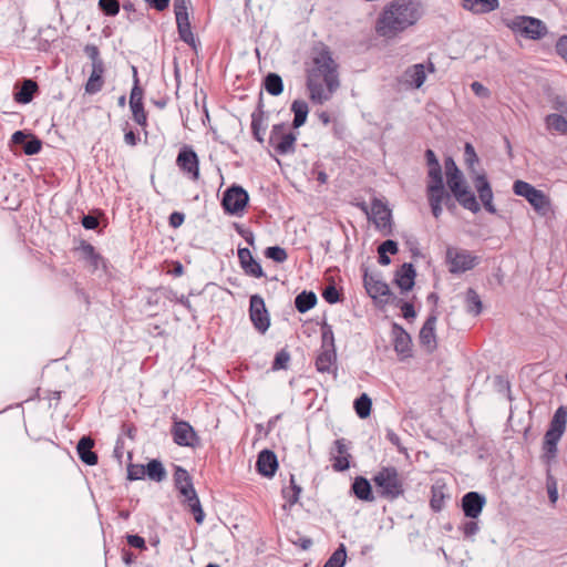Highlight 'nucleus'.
<instances>
[{
  "instance_id": "34",
  "label": "nucleus",
  "mask_w": 567,
  "mask_h": 567,
  "mask_svg": "<svg viewBox=\"0 0 567 567\" xmlns=\"http://www.w3.org/2000/svg\"><path fill=\"white\" fill-rule=\"evenodd\" d=\"M316 303L317 296L312 291H302L295 299V307L301 313H305L311 308H313Z\"/></svg>"
},
{
  "instance_id": "45",
  "label": "nucleus",
  "mask_w": 567,
  "mask_h": 567,
  "mask_svg": "<svg viewBox=\"0 0 567 567\" xmlns=\"http://www.w3.org/2000/svg\"><path fill=\"white\" fill-rule=\"evenodd\" d=\"M134 85L130 95V104L143 103V89L138 84L137 70L133 66Z\"/></svg>"
},
{
  "instance_id": "49",
  "label": "nucleus",
  "mask_w": 567,
  "mask_h": 567,
  "mask_svg": "<svg viewBox=\"0 0 567 567\" xmlns=\"http://www.w3.org/2000/svg\"><path fill=\"white\" fill-rule=\"evenodd\" d=\"M427 185H443L442 167L440 165L430 166L427 169Z\"/></svg>"
},
{
  "instance_id": "7",
  "label": "nucleus",
  "mask_w": 567,
  "mask_h": 567,
  "mask_svg": "<svg viewBox=\"0 0 567 567\" xmlns=\"http://www.w3.org/2000/svg\"><path fill=\"white\" fill-rule=\"evenodd\" d=\"M297 134L285 123L275 124L270 131L268 143L279 155H288L295 152Z\"/></svg>"
},
{
  "instance_id": "62",
  "label": "nucleus",
  "mask_w": 567,
  "mask_h": 567,
  "mask_svg": "<svg viewBox=\"0 0 567 567\" xmlns=\"http://www.w3.org/2000/svg\"><path fill=\"white\" fill-rule=\"evenodd\" d=\"M187 3L188 0H174L175 17L188 16Z\"/></svg>"
},
{
  "instance_id": "35",
  "label": "nucleus",
  "mask_w": 567,
  "mask_h": 567,
  "mask_svg": "<svg viewBox=\"0 0 567 567\" xmlns=\"http://www.w3.org/2000/svg\"><path fill=\"white\" fill-rule=\"evenodd\" d=\"M474 186L478 193L482 203H484V200L488 202L489 199H493L492 187L484 174H477L474 177Z\"/></svg>"
},
{
  "instance_id": "41",
  "label": "nucleus",
  "mask_w": 567,
  "mask_h": 567,
  "mask_svg": "<svg viewBox=\"0 0 567 567\" xmlns=\"http://www.w3.org/2000/svg\"><path fill=\"white\" fill-rule=\"evenodd\" d=\"M371 399L363 393L354 401V410L359 417L364 419L370 415L371 412Z\"/></svg>"
},
{
  "instance_id": "44",
  "label": "nucleus",
  "mask_w": 567,
  "mask_h": 567,
  "mask_svg": "<svg viewBox=\"0 0 567 567\" xmlns=\"http://www.w3.org/2000/svg\"><path fill=\"white\" fill-rule=\"evenodd\" d=\"M265 256L276 262H285L288 258L287 251L279 246H271L265 250Z\"/></svg>"
},
{
  "instance_id": "55",
  "label": "nucleus",
  "mask_w": 567,
  "mask_h": 567,
  "mask_svg": "<svg viewBox=\"0 0 567 567\" xmlns=\"http://www.w3.org/2000/svg\"><path fill=\"white\" fill-rule=\"evenodd\" d=\"M499 7L498 0H478L477 13H488L496 10Z\"/></svg>"
},
{
  "instance_id": "60",
  "label": "nucleus",
  "mask_w": 567,
  "mask_h": 567,
  "mask_svg": "<svg viewBox=\"0 0 567 567\" xmlns=\"http://www.w3.org/2000/svg\"><path fill=\"white\" fill-rule=\"evenodd\" d=\"M322 297L329 303H336L340 299V293L334 286H328L322 292Z\"/></svg>"
},
{
  "instance_id": "61",
  "label": "nucleus",
  "mask_w": 567,
  "mask_h": 567,
  "mask_svg": "<svg viewBox=\"0 0 567 567\" xmlns=\"http://www.w3.org/2000/svg\"><path fill=\"white\" fill-rule=\"evenodd\" d=\"M471 89L474 92V94L481 99H488L491 96V91L481 82H473L471 84Z\"/></svg>"
},
{
  "instance_id": "52",
  "label": "nucleus",
  "mask_w": 567,
  "mask_h": 567,
  "mask_svg": "<svg viewBox=\"0 0 567 567\" xmlns=\"http://www.w3.org/2000/svg\"><path fill=\"white\" fill-rule=\"evenodd\" d=\"M290 484L291 492L284 489V496L290 505H293L299 501L301 487L296 484L293 476H291Z\"/></svg>"
},
{
  "instance_id": "21",
  "label": "nucleus",
  "mask_w": 567,
  "mask_h": 567,
  "mask_svg": "<svg viewBox=\"0 0 567 567\" xmlns=\"http://www.w3.org/2000/svg\"><path fill=\"white\" fill-rule=\"evenodd\" d=\"M336 361V349L321 348L316 359V368L321 373H334L337 370Z\"/></svg>"
},
{
  "instance_id": "42",
  "label": "nucleus",
  "mask_w": 567,
  "mask_h": 567,
  "mask_svg": "<svg viewBox=\"0 0 567 567\" xmlns=\"http://www.w3.org/2000/svg\"><path fill=\"white\" fill-rule=\"evenodd\" d=\"M130 109L132 112L133 121L142 127H146L147 126V113L144 110V104L143 103L130 104Z\"/></svg>"
},
{
  "instance_id": "26",
  "label": "nucleus",
  "mask_w": 567,
  "mask_h": 567,
  "mask_svg": "<svg viewBox=\"0 0 567 567\" xmlns=\"http://www.w3.org/2000/svg\"><path fill=\"white\" fill-rule=\"evenodd\" d=\"M78 250L81 252L82 258L90 265L92 270H97L100 265L103 264V258L95 251L93 245L82 241Z\"/></svg>"
},
{
  "instance_id": "13",
  "label": "nucleus",
  "mask_w": 567,
  "mask_h": 567,
  "mask_svg": "<svg viewBox=\"0 0 567 567\" xmlns=\"http://www.w3.org/2000/svg\"><path fill=\"white\" fill-rule=\"evenodd\" d=\"M485 504V496L477 492H468L462 497V509L471 519H476L481 515Z\"/></svg>"
},
{
  "instance_id": "64",
  "label": "nucleus",
  "mask_w": 567,
  "mask_h": 567,
  "mask_svg": "<svg viewBox=\"0 0 567 567\" xmlns=\"http://www.w3.org/2000/svg\"><path fill=\"white\" fill-rule=\"evenodd\" d=\"M557 53L567 62V37L559 38L556 43Z\"/></svg>"
},
{
  "instance_id": "46",
  "label": "nucleus",
  "mask_w": 567,
  "mask_h": 567,
  "mask_svg": "<svg viewBox=\"0 0 567 567\" xmlns=\"http://www.w3.org/2000/svg\"><path fill=\"white\" fill-rule=\"evenodd\" d=\"M321 339H322V343H321V348H324V349H336L334 347V336H333V330H332V327L324 323L321 328Z\"/></svg>"
},
{
  "instance_id": "53",
  "label": "nucleus",
  "mask_w": 567,
  "mask_h": 567,
  "mask_svg": "<svg viewBox=\"0 0 567 567\" xmlns=\"http://www.w3.org/2000/svg\"><path fill=\"white\" fill-rule=\"evenodd\" d=\"M127 477L131 481H137L145 477V466L143 464H131L127 467Z\"/></svg>"
},
{
  "instance_id": "43",
  "label": "nucleus",
  "mask_w": 567,
  "mask_h": 567,
  "mask_svg": "<svg viewBox=\"0 0 567 567\" xmlns=\"http://www.w3.org/2000/svg\"><path fill=\"white\" fill-rule=\"evenodd\" d=\"M547 126L560 133L567 132V120L560 114H549L546 117Z\"/></svg>"
},
{
  "instance_id": "23",
  "label": "nucleus",
  "mask_w": 567,
  "mask_h": 567,
  "mask_svg": "<svg viewBox=\"0 0 567 567\" xmlns=\"http://www.w3.org/2000/svg\"><path fill=\"white\" fill-rule=\"evenodd\" d=\"M94 441L90 436L80 439L76 445L79 458L86 465L93 466L97 464V455L92 451Z\"/></svg>"
},
{
  "instance_id": "28",
  "label": "nucleus",
  "mask_w": 567,
  "mask_h": 567,
  "mask_svg": "<svg viewBox=\"0 0 567 567\" xmlns=\"http://www.w3.org/2000/svg\"><path fill=\"white\" fill-rule=\"evenodd\" d=\"M528 203L533 206L535 212L543 217H546L551 212L550 199L543 190H538Z\"/></svg>"
},
{
  "instance_id": "15",
  "label": "nucleus",
  "mask_w": 567,
  "mask_h": 567,
  "mask_svg": "<svg viewBox=\"0 0 567 567\" xmlns=\"http://www.w3.org/2000/svg\"><path fill=\"white\" fill-rule=\"evenodd\" d=\"M11 142L16 145H21L24 154L35 155L42 148V142L39 137L25 133L24 131H17L11 136Z\"/></svg>"
},
{
  "instance_id": "5",
  "label": "nucleus",
  "mask_w": 567,
  "mask_h": 567,
  "mask_svg": "<svg viewBox=\"0 0 567 567\" xmlns=\"http://www.w3.org/2000/svg\"><path fill=\"white\" fill-rule=\"evenodd\" d=\"M445 260L449 271L453 275H460L475 268L480 264L481 258L466 249L449 246Z\"/></svg>"
},
{
  "instance_id": "29",
  "label": "nucleus",
  "mask_w": 567,
  "mask_h": 567,
  "mask_svg": "<svg viewBox=\"0 0 567 567\" xmlns=\"http://www.w3.org/2000/svg\"><path fill=\"white\" fill-rule=\"evenodd\" d=\"M352 491L354 495L361 501L371 502L374 499L370 482L362 476H359L354 480L352 484Z\"/></svg>"
},
{
  "instance_id": "32",
  "label": "nucleus",
  "mask_w": 567,
  "mask_h": 567,
  "mask_svg": "<svg viewBox=\"0 0 567 567\" xmlns=\"http://www.w3.org/2000/svg\"><path fill=\"white\" fill-rule=\"evenodd\" d=\"M426 196L429 204H443L451 199L450 194L443 185H426Z\"/></svg>"
},
{
  "instance_id": "4",
  "label": "nucleus",
  "mask_w": 567,
  "mask_h": 567,
  "mask_svg": "<svg viewBox=\"0 0 567 567\" xmlns=\"http://www.w3.org/2000/svg\"><path fill=\"white\" fill-rule=\"evenodd\" d=\"M372 480L383 498L392 501L404 493L403 480L394 466L382 467Z\"/></svg>"
},
{
  "instance_id": "40",
  "label": "nucleus",
  "mask_w": 567,
  "mask_h": 567,
  "mask_svg": "<svg viewBox=\"0 0 567 567\" xmlns=\"http://www.w3.org/2000/svg\"><path fill=\"white\" fill-rule=\"evenodd\" d=\"M347 559V550L343 544L332 553L329 559L326 561L323 567H343Z\"/></svg>"
},
{
  "instance_id": "25",
  "label": "nucleus",
  "mask_w": 567,
  "mask_h": 567,
  "mask_svg": "<svg viewBox=\"0 0 567 567\" xmlns=\"http://www.w3.org/2000/svg\"><path fill=\"white\" fill-rule=\"evenodd\" d=\"M426 80L424 65L421 63L414 64L406 69L404 72V81L406 84L414 89H420Z\"/></svg>"
},
{
  "instance_id": "17",
  "label": "nucleus",
  "mask_w": 567,
  "mask_h": 567,
  "mask_svg": "<svg viewBox=\"0 0 567 567\" xmlns=\"http://www.w3.org/2000/svg\"><path fill=\"white\" fill-rule=\"evenodd\" d=\"M238 259L247 275L255 278H261L265 275L260 264L252 257L248 248L238 249Z\"/></svg>"
},
{
  "instance_id": "1",
  "label": "nucleus",
  "mask_w": 567,
  "mask_h": 567,
  "mask_svg": "<svg viewBox=\"0 0 567 567\" xmlns=\"http://www.w3.org/2000/svg\"><path fill=\"white\" fill-rule=\"evenodd\" d=\"M339 64L330 49L318 43L312 49L311 64L306 71V86L313 104L322 105L330 101L340 87Z\"/></svg>"
},
{
  "instance_id": "10",
  "label": "nucleus",
  "mask_w": 567,
  "mask_h": 567,
  "mask_svg": "<svg viewBox=\"0 0 567 567\" xmlns=\"http://www.w3.org/2000/svg\"><path fill=\"white\" fill-rule=\"evenodd\" d=\"M176 165L178 168L187 174L190 179L198 181L199 178V159L195 151L184 145L177 155Z\"/></svg>"
},
{
  "instance_id": "63",
  "label": "nucleus",
  "mask_w": 567,
  "mask_h": 567,
  "mask_svg": "<svg viewBox=\"0 0 567 567\" xmlns=\"http://www.w3.org/2000/svg\"><path fill=\"white\" fill-rule=\"evenodd\" d=\"M378 251H383L384 254H396L398 244L394 240L388 239L379 246Z\"/></svg>"
},
{
  "instance_id": "16",
  "label": "nucleus",
  "mask_w": 567,
  "mask_h": 567,
  "mask_svg": "<svg viewBox=\"0 0 567 567\" xmlns=\"http://www.w3.org/2000/svg\"><path fill=\"white\" fill-rule=\"evenodd\" d=\"M392 333L394 338L393 344L395 352L401 357V359L411 357L412 340L410 334L398 323H393Z\"/></svg>"
},
{
  "instance_id": "8",
  "label": "nucleus",
  "mask_w": 567,
  "mask_h": 567,
  "mask_svg": "<svg viewBox=\"0 0 567 567\" xmlns=\"http://www.w3.org/2000/svg\"><path fill=\"white\" fill-rule=\"evenodd\" d=\"M249 200L248 193L237 185H233L225 190L221 199V206L227 214L240 215Z\"/></svg>"
},
{
  "instance_id": "50",
  "label": "nucleus",
  "mask_w": 567,
  "mask_h": 567,
  "mask_svg": "<svg viewBox=\"0 0 567 567\" xmlns=\"http://www.w3.org/2000/svg\"><path fill=\"white\" fill-rule=\"evenodd\" d=\"M446 182L452 193L466 185L463 173L461 171L458 173H453L452 175H446Z\"/></svg>"
},
{
  "instance_id": "37",
  "label": "nucleus",
  "mask_w": 567,
  "mask_h": 567,
  "mask_svg": "<svg viewBox=\"0 0 567 567\" xmlns=\"http://www.w3.org/2000/svg\"><path fill=\"white\" fill-rule=\"evenodd\" d=\"M177 30L179 38L187 44L194 43V34L190 29L188 16L176 17Z\"/></svg>"
},
{
  "instance_id": "18",
  "label": "nucleus",
  "mask_w": 567,
  "mask_h": 567,
  "mask_svg": "<svg viewBox=\"0 0 567 567\" xmlns=\"http://www.w3.org/2000/svg\"><path fill=\"white\" fill-rule=\"evenodd\" d=\"M371 219L378 229L390 227L391 212L380 199H374L371 204Z\"/></svg>"
},
{
  "instance_id": "30",
  "label": "nucleus",
  "mask_w": 567,
  "mask_h": 567,
  "mask_svg": "<svg viewBox=\"0 0 567 567\" xmlns=\"http://www.w3.org/2000/svg\"><path fill=\"white\" fill-rule=\"evenodd\" d=\"M145 466V476L154 482H163L166 476V470L163 463L158 460H151Z\"/></svg>"
},
{
  "instance_id": "19",
  "label": "nucleus",
  "mask_w": 567,
  "mask_h": 567,
  "mask_svg": "<svg viewBox=\"0 0 567 567\" xmlns=\"http://www.w3.org/2000/svg\"><path fill=\"white\" fill-rule=\"evenodd\" d=\"M256 465L261 475L271 477L278 467L277 456L272 451L264 450L259 453Z\"/></svg>"
},
{
  "instance_id": "51",
  "label": "nucleus",
  "mask_w": 567,
  "mask_h": 567,
  "mask_svg": "<svg viewBox=\"0 0 567 567\" xmlns=\"http://www.w3.org/2000/svg\"><path fill=\"white\" fill-rule=\"evenodd\" d=\"M192 514L194 515V519L197 524H202L205 518V513L202 508L200 501L197 497L196 499H190V502L187 503Z\"/></svg>"
},
{
  "instance_id": "57",
  "label": "nucleus",
  "mask_w": 567,
  "mask_h": 567,
  "mask_svg": "<svg viewBox=\"0 0 567 567\" xmlns=\"http://www.w3.org/2000/svg\"><path fill=\"white\" fill-rule=\"evenodd\" d=\"M350 455H338L333 457L332 467L337 472L347 471L350 467L349 463Z\"/></svg>"
},
{
  "instance_id": "3",
  "label": "nucleus",
  "mask_w": 567,
  "mask_h": 567,
  "mask_svg": "<svg viewBox=\"0 0 567 567\" xmlns=\"http://www.w3.org/2000/svg\"><path fill=\"white\" fill-rule=\"evenodd\" d=\"M567 408L559 406L550 420L549 427L544 435L543 460L550 463L557 456V445L566 430Z\"/></svg>"
},
{
  "instance_id": "27",
  "label": "nucleus",
  "mask_w": 567,
  "mask_h": 567,
  "mask_svg": "<svg viewBox=\"0 0 567 567\" xmlns=\"http://www.w3.org/2000/svg\"><path fill=\"white\" fill-rule=\"evenodd\" d=\"M37 91V82L31 79H27L22 82L20 89L14 93V100L18 103L28 104L32 101Z\"/></svg>"
},
{
  "instance_id": "56",
  "label": "nucleus",
  "mask_w": 567,
  "mask_h": 567,
  "mask_svg": "<svg viewBox=\"0 0 567 567\" xmlns=\"http://www.w3.org/2000/svg\"><path fill=\"white\" fill-rule=\"evenodd\" d=\"M289 360H290V355L288 352H286L284 350L279 351L275 357L272 369L274 370L286 369Z\"/></svg>"
},
{
  "instance_id": "33",
  "label": "nucleus",
  "mask_w": 567,
  "mask_h": 567,
  "mask_svg": "<svg viewBox=\"0 0 567 567\" xmlns=\"http://www.w3.org/2000/svg\"><path fill=\"white\" fill-rule=\"evenodd\" d=\"M265 90L272 96H278L284 91V82L279 74L268 73L264 79Z\"/></svg>"
},
{
  "instance_id": "12",
  "label": "nucleus",
  "mask_w": 567,
  "mask_h": 567,
  "mask_svg": "<svg viewBox=\"0 0 567 567\" xmlns=\"http://www.w3.org/2000/svg\"><path fill=\"white\" fill-rule=\"evenodd\" d=\"M174 483L181 495L184 497L185 502L188 503L190 499H196L198 497L194 485L193 480L188 472L182 466H176L174 472Z\"/></svg>"
},
{
  "instance_id": "36",
  "label": "nucleus",
  "mask_w": 567,
  "mask_h": 567,
  "mask_svg": "<svg viewBox=\"0 0 567 567\" xmlns=\"http://www.w3.org/2000/svg\"><path fill=\"white\" fill-rule=\"evenodd\" d=\"M466 311L473 316H478L482 312V301L478 293L473 289L468 288L465 293Z\"/></svg>"
},
{
  "instance_id": "38",
  "label": "nucleus",
  "mask_w": 567,
  "mask_h": 567,
  "mask_svg": "<svg viewBox=\"0 0 567 567\" xmlns=\"http://www.w3.org/2000/svg\"><path fill=\"white\" fill-rule=\"evenodd\" d=\"M264 112H254L251 114V132L256 141L259 143L264 142V133H265V123H264Z\"/></svg>"
},
{
  "instance_id": "48",
  "label": "nucleus",
  "mask_w": 567,
  "mask_h": 567,
  "mask_svg": "<svg viewBox=\"0 0 567 567\" xmlns=\"http://www.w3.org/2000/svg\"><path fill=\"white\" fill-rule=\"evenodd\" d=\"M464 161L471 172H474L475 164L478 163V156L471 143L464 146Z\"/></svg>"
},
{
  "instance_id": "11",
  "label": "nucleus",
  "mask_w": 567,
  "mask_h": 567,
  "mask_svg": "<svg viewBox=\"0 0 567 567\" xmlns=\"http://www.w3.org/2000/svg\"><path fill=\"white\" fill-rule=\"evenodd\" d=\"M173 440L179 446L194 447L198 444V436L193 426L186 421L175 422L172 429Z\"/></svg>"
},
{
  "instance_id": "20",
  "label": "nucleus",
  "mask_w": 567,
  "mask_h": 567,
  "mask_svg": "<svg viewBox=\"0 0 567 567\" xmlns=\"http://www.w3.org/2000/svg\"><path fill=\"white\" fill-rule=\"evenodd\" d=\"M436 315L432 313L427 317L426 321L422 326L420 330V342L422 346H425L427 350L432 351L436 348V338H435V324H436Z\"/></svg>"
},
{
  "instance_id": "58",
  "label": "nucleus",
  "mask_w": 567,
  "mask_h": 567,
  "mask_svg": "<svg viewBox=\"0 0 567 567\" xmlns=\"http://www.w3.org/2000/svg\"><path fill=\"white\" fill-rule=\"evenodd\" d=\"M84 53L91 60V64L103 62L100 55V50L95 44H86L84 48Z\"/></svg>"
},
{
  "instance_id": "59",
  "label": "nucleus",
  "mask_w": 567,
  "mask_h": 567,
  "mask_svg": "<svg viewBox=\"0 0 567 567\" xmlns=\"http://www.w3.org/2000/svg\"><path fill=\"white\" fill-rule=\"evenodd\" d=\"M464 537L473 538L480 530L478 523L474 519L466 522L462 527Z\"/></svg>"
},
{
  "instance_id": "14",
  "label": "nucleus",
  "mask_w": 567,
  "mask_h": 567,
  "mask_svg": "<svg viewBox=\"0 0 567 567\" xmlns=\"http://www.w3.org/2000/svg\"><path fill=\"white\" fill-rule=\"evenodd\" d=\"M364 287L369 293V296L373 299H379L380 301L386 302L389 297L391 296L390 288L388 284L378 278L374 275H364Z\"/></svg>"
},
{
  "instance_id": "39",
  "label": "nucleus",
  "mask_w": 567,
  "mask_h": 567,
  "mask_svg": "<svg viewBox=\"0 0 567 567\" xmlns=\"http://www.w3.org/2000/svg\"><path fill=\"white\" fill-rule=\"evenodd\" d=\"M513 190L516 195L524 197L527 202L533 198L539 189L524 181H516L513 185Z\"/></svg>"
},
{
  "instance_id": "6",
  "label": "nucleus",
  "mask_w": 567,
  "mask_h": 567,
  "mask_svg": "<svg viewBox=\"0 0 567 567\" xmlns=\"http://www.w3.org/2000/svg\"><path fill=\"white\" fill-rule=\"evenodd\" d=\"M507 27L517 34L530 40H539L547 33L545 23L536 18L516 16L507 22Z\"/></svg>"
},
{
  "instance_id": "24",
  "label": "nucleus",
  "mask_w": 567,
  "mask_h": 567,
  "mask_svg": "<svg viewBox=\"0 0 567 567\" xmlns=\"http://www.w3.org/2000/svg\"><path fill=\"white\" fill-rule=\"evenodd\" d=\"M455 199L463 206L465 209H468L472 213L480 212L481 207L476 200L475 195L470 190L467 184L460 187L457 190L452 193Z\"/></svg>"
},
{
  "instance_id": "22",
  "label": "nucleus",
  "mask_w": 567,
  "mask_h": 567,
  "mask_svg": "<svg viewBox=\"0 0 567 567\" xmlns=\"http://www.w3.org/2000/svg\"><path fill=\"white\" fill-rule=\"evenodd\" d=\"M416 272L412 264L404 262L395 274V282L402 291H409L414 286Z\"/></svg>"
},
{
  "instance_id": "54",
  "label": "nucleus",
  "mask_w": 567,
  "mask_h": 567,
  "mask_svg": "<svg viewBox=\"0 0 567 567\" xmlns=\"http://www.w3.org/2000/svg\"><path fill=\"white\" fill-rule=\"evenodd\" d=\"M104 85V79L89 76V80L85 84V92L87 94H96L102 90Z\"/></svg>"
},
{
  "instance_id": "2",
  "label": "nucleus",
  "mask_w": 567,
  "mask_h": 567,
  "mask_svg": "<svg viewBox=\"0 0 567 567\" xmlns=\"http://www.w3.org/2000/svg\"><path fill=\"white\" fill-rule=\"evenodd\" d=\"M424 16L421 0H392L375 21V32L379 37L392 40L415 25Z\"/></svg>"
},
{
  "instance_id": "31",
  "label": "nucleus",
  "mask_w": 567,
  "mask_h": 567,
  "mask_svg": "<svg viewBox=\"0 0 567 567\" xmlns=\"http://www.w3.org/2000/svg\"><path fill=\"white\" fill-rule=\"evenodd\" d=\"M291 111L293 112V121L292 126L295 128H299L302 126L306 121L309 113L308 104L305 101L296 100L291 104Z\"/></svg>"
},
{
  "instance_id": "47",
  "label": "nucleus",
  "mask_w": 567,
  "mask_h": 567,
  "mask_svg": "<svg viewBox=\"0 0 567 567\" xmlns=\"http://www.w3.org/2000/svg\"><path fill=\"white\" fill-rule=\"evenodd\" d=\"M99 7L109 17H115L120 12L118 0H99Z\"/></svg>"
},
{
  "instance_id": "9",
  "label": "nucleus",
  "mask_w": 567,
  "mask_h": 567,
  "mask_svg": "<svg viewBox=\"0 0 567 567\" xmlns=\"http://www.w3.org/2000/svg\"><path fill=\"white\" fill-rule=\"evenodd\" d=\"M249 318L255 329L260 333H265L269 329V313L266 308L264 298L259 295H252L250 297Z\"/></svg>"
}]
</instances>
